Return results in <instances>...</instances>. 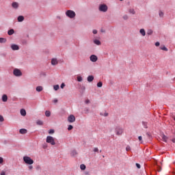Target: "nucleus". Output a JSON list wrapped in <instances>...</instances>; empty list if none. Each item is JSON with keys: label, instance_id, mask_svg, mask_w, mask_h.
Masks as SVG:
<instances>
[{"label": "nucleus", "instance_id": "obj_45", "mask_svg": "<svg viewBox=\"0 0 175 175\" xmlns=\"http://www.w3.org/2000/svg\"><path fill=\"white\" fill-rule=\"evenodd\" d=\"M1 175H6V172L5 171H2L1 172Z\"/></svg>", "mask_w": 175, "mask_h": 175}, {"label": "nucleus", "instance_id": "obj_14", "mask_svg": "<svg viewBox=\"0 0 175 175\" xmlns=\"http://www.w3.org/2000/svg\"><path fill=\"white\" fill-rule=\"evenodd\" d=\"M139 33L141 35H142V36H146V30H144V29H141L139 30Z\"/></svg>", "mask_w": 175, "mask_h": 175}, {"label": "nucleus", "instance_id": "obj_18", "mask_svg": "<svg viewBox=\"0 0 175 175\" xmlns=\"http://www.w3.org/2000/svg\"><path fill=\"white\" fill-rule=\"evenodd\" d=\"M36 91H37L38 92H40L43 91V87H42V86H38V87L36 88Z\"/></svg>", "mask_w": 175, "mask_h": 175}, {"label": "nucleus", "instance_id": "obj_5", "mask_svg": "<svg viewBox=\"0 0 175 175\" xmlns=\"http://www.w3.org/2000/svg\"><path fill=\"white\" fill-rule=\"evenodd\" d=\"M122 133H124V129L121 127H116V134L118 136H121V135H122Z\"/></svg>", "mask_w": 175, "mask_h": 175}, {"label": "nucleus", "instance_id": "obj_22", "mask_svg": "<svg viewBox=\"0 0 175 175\" xmlns=\"http://www.w3.org/2000/svg\"><path fill=\"white\" fill-rule=\"evenodd\" d=\"M70 155L72 157H75V155H77V152L76 150H72L70 153Z\"/></svg>", "mask_w": 175, "mask_h": 175}, {"label": "nucleus", "instance_id": "obj_16", "mask_svg": "<svg viewBox=\"0 0 175 175\" xmlns=\"http://www.w3.org/2000/svg\"><path fill=\"white\" fill-rule=\"evenodd\" d=\"M94 43L97 46H100L101 44L100 41H99V40H94Z\"/></svg>", "mask_w": 175, "mask_h": 175}, {"label": "nucleus", "instance_id": "obj_13", "mask_svg": "<svg viewBox=\"0 0 175 175\" xmlns=\"http://www.w3.org/2000/svg\"><path fill=\"white\" fill-rule=\"evenodd\" d=\"M88 81H89V83H91V81H94V76L90 75L89 77H88Z\"/></svg>", "mask_w": 175, "mask_h": 175}, {"label": "nucleus", "instance_id": "obj_38", "mask_svg": "<svg viewBox=\"0 0 175 175\" xmlns=\"http://www.w3.org/2000/svg\"><path fill=\"white\" fill-rule=\"evenodd\" d=\"M49 133L50 135H52L53 133H54V130H53V129L49 130Z\"/></svg>", "mask_w": 175, "mask_h": 175}, {"label": "nucleus", "instance_id": "obj_51", "mask_svg": "<svg viewBox=\"0 0 175 175\" xmlns=\"http://www.w3.org/2000/svg\"><path fill=\"white\" fill-rule=\"evenodd\" d=\"M85 103L86 104L90 103V100H86L85 101Z\"/></svg>", "mask_w": 175, "mask_h": 175}, {"label": "nucleus", "instance_id": "obj_54", "mask_svg": "<svg viewBox=\"0 0 175 175\" xmlns=\"http://www.w3.org/2000/svg\"><path fill=\"white\" fill-rule=\"evenodd\" d=\"M40 167V166H38V167H37V168H38V169H39Z\"/></svg>", "mask_w": 175, "mask_h": 175}, {"label": "nucleus", "instance_id": "obj_17", "mask_svg": "<svg viewBox=\"0 0 175 175\" xmlns=\"http://www.w3.org/2000/svg\"><path fill=\"white\" fill-rule=\"evenodd\" d=\"M51 64L52 65H57L58 64V61H57V59H52Z\"/></svg>", "mask_w": 175, "mask_h": 175}, {"label": "nucleus", "instance_id": "obj_8", "mask_svg": "<svg viewBox=\"0 0 175 175\" xmlns=\"http://www.w3.org/2000/svg\"><path fill=\"white\" fill-rule=\"evenodd\" d=\"M90 59L92 61V62H96L98 61V57L95 55H92Z\"/></svg>", "mask_w": 175, "mask_h": 175}, {"label": "nucleus", "instance_id": "obj_39", "mask_svg": "<svg viewBox=\"0 0 175 175\" xmlns=\"http://www.w3.org/2000/svg\"><path fill=\"white\" fill-rule=\"evenodd\" d=\"M98 151H99V149L98 148H94V152H98Z\"/></svg>", "mask_w": 175, "mask_h": 175}, {"label": "nucleus", "instance_id": "obj_48", "mask_svg": "<svg viewBox=\"0 0 175 175\" xmlns=\"http://www.w3.org/2000/svg\"><path fill=\"white\" fill-rule=\"evenodd\" d=\"M93 33L94 34L98 33V31H96V29L93 30Z\"/></svg>", "mask_w": 175, "mask_h": 175}, {"label": "nucleus", "instance_id": "obj_56", "mask_svg": "<svg viewBox=\"0 0 175 175\" xmlns=\"http://www.w3.org/2000/svg\"><path fill=\"white\" fill-rule=\"evenodd\" d=\"M120 1H124V0H120Z\"/></svg>", "mask_w": 175, "mask_h": 175}, {"label": "nucleus", "instance_id": "obj_52", "mask_svg": "<svg viewBox=\"0 0 175 175\" xmlns=\"http://www.w3.org/2000/svg\"><path fill=\"white\" fill-rule=\"evenodd\" d=\"M43 148H44V149L47 148V145H44V146H43Z\"/></svg>", "mask_w": 175, "mask_h": 175}, {"label": "nucleus", "instance_id": "obj_53", "mask_svg": "<svg viewBox=\"0 0 175 175\" xmlns=\"http://www.w3.org/2000/svg\"><path fill=\"white\" fill-rule=\"evenodd\" d=\"M173 143H175V138L172 139Z\"/></svg>", "mask_w": 175, "mask_h": 175}, {"label": "nucleus", "instance_id": "obj_46", "mask_svg": "<svg viewBox=\"0 0 175 175\" xmlns=\"http://www.w3.org/2000/svg\"><path fill=\"white\" fill-rule=\"evenodd\" d=\"M123 18H124V20H128V16H127V15H124V16H123Z\"/></svg>", "mask_w": 175, "mask_h": 175}, {"label": "nucleus", "instance_id": "obj_29", "mask_svg": "<svg viewBox=\"0 0 175 175\" xmlns=\"http://www.w3.org/2000/svg\"><path fill=\"white\" fill-rule=\"evenodd\" d=\"M163 142H167V137H166L165 135H162Z\"/></svg>", "mask_w": 175, "mask_h": 175}, {"label": "nucleus", "instance_id": "obj_23", "mask_svg": "<svg viewBox=\"0 0 175 175\" xmlns=\"http://www.w3.org/2000/svg\"><path fill=\"white\" fill-rule=\"evenodd\" d=\"M45 116L46 117H50V116H51V112H50V111H46Z\"/></svg>", "mask_w": 175, "mask_h": 175}, {"label": "nucleus", "instance_id": "obj_9", "mask_svg": "<svg viewBox=\"0 0 175 175\" xmlns=\"http://www.w3.org/2000/svg\"><path fill=\"white\" fill-rule=\"evenodd\" d=\"M18 6H20V4H18V2L14 1L12 3V7L13 8V9H18Z\"/></svg>", "mask_w": 175, "mask_h": 175}, {"label": "nucleus", "instance_id": "obj_25", "mask_svg": "<svg viewBox=\"0 0 175 175\" xmlns=\"http://www.w3.org/2000/svg\"><path fill=\"white\" fill-rule=\"evenodd\" d=\"M100 116H104V117H107V116H109V113L107 112H101L100 113Z\"/></svg>", "mask_w": 175, "mask_h": 175}, {"label": "nucleus", "instance_id": "obj_50", "mask_svg": "<svg viewBox=\"0 0 175 175\" xmlns=\"http://www.w3.org/2000/svg\"><path fill=\"white\" fill-rule=\"evenodd\" d=\"M126 151H129L131 150V148L129 146H127L126 148Z\"/></svg>", "mask_w": 175, "mask_h": 175}, {"label": "nucleus", "instance_id": "obj_3", "mask_svg": "<svg viewBox=\"0 0 175 175\" xmlns=\"http://www.w3.org/2000/svg\"><path fill=\"white\" fill-rule=\"evenodd\" d=\"M46 143L51 144V146H55V140L54 139V137H53L52 136L46 137Z\"/></svg>", "mask_w": 175, "mask_h": 175}, {"label": "nucleus", "instance_id": "obj_10", "mask_svg": "<svg viewBox=\"0 0 175 175\" xmlns=\"http://www.w3.org/2000/svg\"><path fill=\"white\" fill-rule=\"evenodd\" d=\"M11 49L14 51H16V50H19V47L18 46L17 44H12L11 45Z\"/></svg>", "mask_w": 175, "mask_h": 175}, {"label": "nucleus", "instance_id": "obj_11", "mask_svg": "<svg viewBox=\"0 0 175 175\" xmlns=\"http://www.w3.org/2000/svg\"><path fill=\"white\" fill-rule=\"evenodd\" d=\"M28 132V131H27V129H20L19 131V133L21 134V135H25V133H27Z\"/></svg>", "mask_w": 175, "mask_h": 175}, {"label": "nucleus", "instance_id": "obj_6", "mask_svg": "<svg viewBox=\"0 0 175 175\" xmlns=\"http://www.w3.org/2000/svg\"><path fill=\"white\" fill-rule=\"evenodd\" d=\"M14 76H16L17 77L20 76H23V72H21V70H20L18 68H15L13 72Z\"/></svg>", "mask_w": 175, "mask_h": 175}, {"label": "nucleus", "instance_id": "obj_1", "mask_svg": "<svg viewBox=\"0 0 175 175\" xmlns=\"http://www.w3.org/2000/svg\"><path fill=\"white\" fill-rule=\"evenodd\" d=\"M66 16L69 18H75L76 17V12L73 10H68L66 12Z\"/></svg>", "mask_w": 175, "mask_h": 175}, {"label": "nucleus", "instance_id": "obj_27", "mask_svg": "<svg viewBox=\"0 0 175 175\" xmlns=\"http://www.w3.org/2000/svg\"><path fill=\"white\" fill-rule=\"evenodd\" d=\"M129 12L131 14H135L136 13L134 9H130Z\"/></svg>", "mask_w": 175, "mask_h": 175}, {"label": "nucleus", "instance_id": "obj_26", "mask_svg": "<svg viewBox=\"0 0 175 175\" xmlns=\"http://www.w3.org/2000/svg\"><path fill=\"white\" fill-rule=\"evenodd\" d=\"M85 165H84V164H81V165H80V169H81V170H85Z\"/></svg>", "mask_w": 175, "mask_h": 175}, {"label": "nucleus", "instance_id": "obj_47", "mask_svg": "<svg viewBox=\"0 0 175 175\" xmlns=\"http://www.w3.org/2000/svg\"><path fill=\"white\" fill-rule=\"evenodd\" d=\"M136 166L138 169H140V167H141L140 164H139V163H136Z\"/></svg>", "mask_w": 175, "mask_h": 175}, {"label": "nucleus", "instance_id": "obj_31", "mask_svg": "<svg viewBox=\"0 0 175 175\" xmlns=\"http://www.w3.org/2000/svg\"><path fill=\"white\" fill-rule=\"evenodd\" d=\"M102 85H103V83L100 81L97 83V87H98V88H102Z\"/></svg>", "mask_w": 175, "mask_h": 175}, {"label": "nucleus", "instance_id": "obj_43", "mask_svg": "<svg viewBox=\"0 0 175 175\" xmlns=\"http://www.w3.org/2000/svg\"><path fill=\"white\" fill-rule=\"evenodd\" d=\"M3 163V158L0 157V164Z\"/></svg>", "mask_w": 175, "mask_h": 175}, {"label": "nucleus", "instance_id": "obj_19", "mask_svg": "<svg viewBox=\"0 0 175 175\" xmlns=\"http://www.w3.org/2000/svg\"><path fill=\"white\" fill-rule=\"evenodd\" d=\"M13 33H14V30L13 29H10L8 32V34L10 36L13 35Z\"/></svg>", "mask_w": 175, "mask_h": 175}, {"label": "nucleus", "instance_id": "obj_4", "mask_svg": "<svg viewBox=\"0 0 175 175\" xmlns=\"http://www.w3.org/2000/svg\"><path fill=\"white\" fill-rule=\"evenodd\" d=\"M107 9L108 8H107V5H106V4H100L98 7V10L100 12H106Z\"/></svg>", "mask_w": 175, "mask_h": 175}, {"label": "nucleus", "instance_id": "obj_34", "mask_svg": "<svg viewBox=\"0 0 175 175\" xmlns=\"http://www.w3.org/2000/svg\"><path fill=\"white\" fill-rule=\"evenodd\" d=\"M72 129H73V126L72 125H68V131H72Z\"/></svg>", "mask_w": 175, "mask_h": 175}, {"label": "nucleus", "instance_id": "obj_36", "mask_svg": "<svg viewBox=\"0 0 175 175\" xmlns=\"http://www.w3.org/2000/svg\"><path fill=\"white\" fill-rule=\"evenodd\" d=\"M4 119H3V116L0 115V122H3Z\"/></svg>", "mask_w": 175, "mask_h": 175}, {"label": "nucleus", "instance_id": "obj_12", "mask_svg": "<svg viewBox=\"0 0 175 175\" xmlns=\"http://www.w3.org/2000/svg\"><path fill=\"white\" fill-rule=\"evenodd\" d=\"M2 101L3 102H8V95L3 94L2 96Z\"/></svg>", "mask_w": 175, "mask_h": 175}, {"label": "nucleus", "instance_id": "obj_28", "mask_svg": "<svg viewBox=\"0 0 175 175\" xmlns=\"http://www.w3.org/2000/svg\"><path fill=\"white\" fill-rule=\"evenodd\" d=\"M53 88H54L55 91H58V90H59V85H55L53 86Z\"/></svg>", "mask_w": 175, "mask_h": 175}, {"label": "nucleus", "instance_id": "obj_55", "mask_svg": "<svg viewBox=\"0 0 175 175\" xmlns=\"http://www.w3.org/2000/svg\"><path fill=\"white\" fill-rule=\"evenodd\" d=\"M21 110H24V109H21Z\"/></svg>", "mask_w": 175, "mask_h": 175}, {"label": "nucleus", "instance_id": "obj_37", "mask_svg": "<svg viewBox=\"0 0 175 175\" xmlns=\"http://www.w3.org/2000/svg\"><path fill=\"white\" fill-rule=\"evenodd\" d=\"M159 14L160 17H163V12L162 11H160Z\"/></svg>", "mask_w": 175, "mask_h": 175}, {"label": "nucleus", "instance_id": "obj_41", "mask_svg": "<svg viewBox=\"0 0 175 175\" xmlns=\"http://www.w3.org/2000/svg\"><path fill=\"white\" fill-rule=\"evenodd\" d=\"M53 103H58V99L57 98H55L53 100Z\"/></svg>", "mask_w": 175, "mask_h": 175}, {"label": "nucleus", "instance_id": "obj_40", "mask_svg": "<svg viewBox=\"0 0 175 175\" xmlns=\"http://www.w3.org/2000/svg\"><path fill=\"white\" fill-rule=\"evenodd\" d=\"M28 169H29V170H32L33 169V166L30 165H29Z\"/></svg>", "mask_w": 175, "mask_h": 175}, {"label": "nucleus", "instance_id": "obj_30", "mask_svg": "<svg viewBox=\"0 0 175 175\" xmlns=\"http://www.w3.org/2000/svg\"><path fill=\"white\" fill-rule=\"evenodd\" d=\"M161 50H163V51H167V48L166 46H163L160 47Z\"/></svg>", "mask_w": 175, "mask_h": 175}, {"label": "nucleus", "instance_id": "obj_20", "mask_svg": "<svg viewBox=\"0 0 175 175\" xmlns=\"http://www.w3.org/2000/svg\"><path fill=\"white\" fill-rule=\"evenodd\" d=\"M21 114L25 117V116H27V111L25 110H21Z\"/></svg>", "mask_w": 175, "mask_h": 175}, {"label": "nucleus", "instance_id": "obj_32", "mask_svg": "<svg viewBox=\"0 0 175 175\" xmlns=\"http://www.w3.org/2000/svg\"><path fill=\"white\" fill-rule=\"evenodd\" d=\"M37 125H43V122L42 120H38Z\"/></svg>", "mask_w": 175, "mask_h": 175}, {"label": "nucleus", "instance_id": "obj_49", "mask_svg": "<svg viewBox=\"0 0 175 175\" xmlns=\"http://www.w3.org/2000/svg\"><path fill=\"white\" fill-rule=\"evenodd\" d=\"M60 87L61 88H64L65 87V83H62Z\"/></svg>", "mask_w": 175, "mask_h": 175}, {"label": "nucleus", "instance_id": "obj_33", "mask_svg": "<svg viewBox=\"0 0 175 175\" xmlns=\"http://www.w3.org/2000/svg\"><path fill=\"white\" fill-rule=\"evenodd\" d=\"M77 81H79V82L83 81V77H77Z\"/></svg>", "mask_w": 175, "mask_h": 175}, {"label": "nucleus", "instance_id": "obj_7", "mask_svg": "<svg viewBox=\"0 0 175 175\" xmlns=\"http://www.w3.org/2000/svg\"><path fill=\"white\" fill-rule=\"evenodd\" d=\"M68 121L70 123L75 122V121H76V117H75L74 115H70L68 117Z\"/></svg>", "mask_w": 175, "mask_h": 175}, {"label": "nucleus", "instance_id": "obj_24", "mask_svg": "<svg viewBox=\"0 0 175 175\" xmlns=\"http://www.w3.org/2000/svg\"><path fill=\"white\" fill-rule=\"evenodd\" d=\"M0 43H6V38H0Z\"/></svg>", "mask_w": 175, "mask_h": 175}, {"label": "nucleus", "instance_id": "obj_42", "mask_svg": "<svg viewBox=\"0 0 175 175\" xmlns=\"http://www.w3.org/2000/svg\"><path fill=\"white\" fill-rule=\"evenodd\" d=\"M138 140H139V142H142V140H143V137H142V136H139V137H138Z\"/></svg>", "mask_w": 175, "mask_h": 175}, {"label": "nucleus", "instance_id": "obj_2", "mask_svg": "<svg viewBox=\"0 0 175 175\" xmlns=\"http://www.w3.org/2000/svg\"><path fill=\"white\" fill-rule=\"evenodd\" d=\"M23 161L26 163V165H33V160H32V159H31V157H27V156H25L23 157Z\"/></svg>", "mask_w": 175, "mask_h": 175}, {"label": "nucleus", "instance_id": "obj_44", "mask_svg": "<svg viewBox=\"0 0 175 175\" xmlns=\"http://www.w3.org/2000/svg\"><path fill=\"white\" fill-rule=\"evenodd\" d=\"M159 44H160L159 42H157L155 43L156 47H159Z\"/></svg>", "mask_w": 175, "mask_h": 175}, {"label": "nucleus", "instance_id": "obj_21", "mask_svg": "<svg viewBox=\"0 0 175 175\" xmlns=\"http://www.w3.org/2000/svg\"><path fill=\"white\" fill-rule=\"evenodd\" d=\"M142 124L144 128H145L146 129H147V128H148V126H147L148 123H147L146 122L143 121V122H142Z\"/></svg>", "mask_w": 175, "mask_h": 175}, {"label": "nucleus", "instance_id": "obj_15", "mask_svg": "<svg viewBox=\"0 0 175 175\" xmlns=\"http://www.w3.org/2000/svg\"><path fill=\"white\" fill-rule=\"evenodd\" d=\"M18 23H23V21L24 20V17L23 16H18L17 18Z\"/></svg>", "mask_w": 175, "mask_h": 175}, {"label": "nucleus", "instance_id": "obj_35", "mask_svg": "<svg viewBox=\"0 0 175 175\" xmlns=\"http://www.w3.org/2000/svg\"><path fill=\"white\" fill-rule=\"evenodd\" d=\"M147 33H148V35H152V30L149 29V30L148 31Z\"/></svg>", "mask_w": 175, "mask_h": 175}]
</instances>
